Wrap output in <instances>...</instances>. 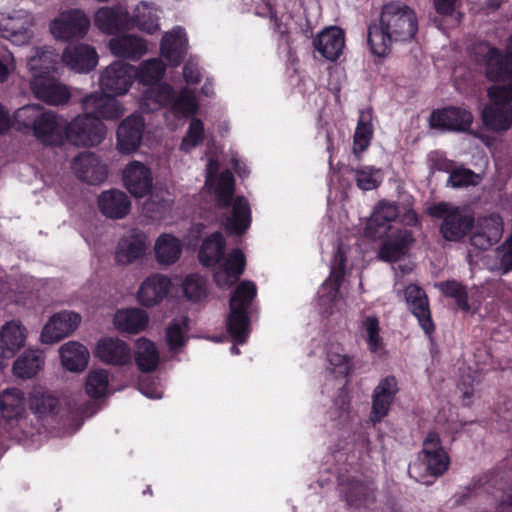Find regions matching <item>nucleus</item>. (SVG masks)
<instances>
[{
  "label": "nucleus",
  "mask_w": 512,
  "mask_h": 512,
  "mask_svg": "<svg viewBox=\"0 0 512 512\" xmlns=\"http://www.w3.org/2000/svg\"><path fill=\"white\" fill-rule=\"evenodd\" d=\"M165 67L160 59H150L141 63L136 75L139 81L149 86L142 94L140 107L144 111H156L164 105H170V110L176 116L187 117L198 110V102L194 92L188 88L182 89L174 98L171 86L156 84L164 75Z\"/></svg>",
  "instance_id": "nucleus-1"
},
{
  "label": "nucleus",
  "mask_w": 512,
  "mask_h": 512,
  "mask_svg": "<svg viewBox=\"0 0 512 512\" xmlns=\"http://www.w3.org/2000/svg\"><path fill=\"white\" fill-rule=\"evenodd\" d=\"M417 30L418 19L410 7L397 2L388 3L382 9L379 23L369 26L371 52L378 57L385 56L394 41H409Z\"/></svg>",
  "instance_id": "nucleus-2"
},
{
  "label": "nucleus",
  "mask_w": 512,
  "mask_h": 512,
  "mask_svg": "<svg viewBox=\"0 0 512 512\" xmlns=\"http://www.w3.org/2000/svg\"><path fill=\"white\" fill-rule=\"evenodd\" d=\"M225 239L220 232L207 236L199 249L198 259L203 266L216 265L213 274L215 284L221 289L230 288L239 279L246 266V257L242 250L236 248L222 259Z\"/></svg>",
  "instance_id": "nucleus-3"
},
{
  "label": "nucleus",
  "mask_w": 512,
  "mask_h": 512,
  "mask_svg": "<svg viewBox=\"0 0 512 512\" xmlns=\"http://www.w3.org/2000/svg\"><path fill=\"white\" fill-rule=\"evenodd\" d=\"M449 467V456L443 448L438 433L431 431L423 441V448L415 461L410 463L408 473L411 478L423 484H431L433 479L444 474Z\"/></svg>",
  "instance_id": "nucleus-4"
},
{
  "label": "nucleus",
  "mask_w": 512,
  "mask_h": 512,
  "mask_svg": "<svg viewBox=\"0 0 512 512\" xmlns=\"http://www.w3.org/2000/svg\"><path fill=\"white\" fill-rule=\"evenodd\" d=\"M257 294L256 285L251 281H242L230 299V314L227 328L232 340L243 344L249 335L248 310Z\"/></svg>",
  "instance_id": "nucleus-5"
},
{
  "label": "nucleus",
  "mask_w": 512,
  "mask_h": 512,
  "mask_svg": "<svg viewBox=\"0 0 512 512\" xmlns=\"http://www.w3.org/2000/svg\"><path fill=\"white\" fill-rule=\"evenodd\" d=\"M488 97L490 102L482 112L484 124L495 131L508 130L512 125V83L493 85Z\"/></svg>",
  "instance_id": "nucleus-6"
},
{
  "label": "nucleus",
  "mask_w": 512,
  "mask_h": 512,
  "mask_svg": "<svg viewBox=\"0 0 512 512\" xmlns=\"http://www.w3.org/2000/svg\"><path fill=\"white\" fill-rule=\"evenodd\" d=\"M106 132V126L101 120L84 111L66 123L65 140L75 146L93 147L104 140Z\"/></svg>",
  "instance_id": "nucleus-7"
},
{
  "label": "nucleus",
  "mask_w": 512,
  "mask_h": 512,
  "mask_svg": "<svg viewBox=\"0 0 512 512\" xmlns=\"http://www.w3.org/2000/svg\"><path fill=\"white\" fill-rule=\"evenodd\" d=\"M36 60H31V90L39 100L53 106L62 105L69 101V88L51 75L39 74Z\"/></svg>",
  "instance_id": "nucleus-8"
},
{
  "label": "nucleus",
  "mask_w": 512,
  "mask_h": 512,
  "mask_svg": "<svg viewBox=\"0 0 512 512\" xmlns=\"http://www.w3.org/2000/svg\"><path fill=\"white\" fill-rule=\"evenodd\" d=\"M474 53L478 61L486 63V73L490 80L512 79V36L508 40L505 55L487 43H479Z\"/></svg>",
  "instance_id": "nucleus-9"
},
{
  "label": "nucleus",
  "mask_w": 512,
  "mask_h": 512,
  "mask_svg": "<svg viewBox=\"0 0 512 512\" xmlns=\"http://www.w3.org/2000/svg\"><path fill=\"white\" fill-rule=\"evenodd\" d=\"M345 257L341 248L338 249L331 264V275L318 291V301L323 313L333 314L340 310L342 298L339 287L344 276Z\"/></svg>",
  "instance_id": "nucleus-10"
},
{
  "label": "nucleus",
  "mask_w": 512,
  "mask_h": 512,
  "mask_svg": "<svg viewBox=\"0 0 512 512\" xmlns=\"http://www.w3.org/2000/svg\"><path fill=\"white\" fill-rule=\"evenodd\" d=\"M90 27V20L80 9H68L50 22L49 30L56 40L69 41L73 38H83Z\"/></svg>",
  "instance_id": "nucleus-11"
},
{
  "label": "nucleus",
  "mask_w": 512,
  "mask_h": 512,
  "mask_svg": "<svg viewBox=\"0 0 512 512\" xmlns=\"http://www.w3.org/2000/svg\"><path fill=\"white\" fill-rule=\"evenodd\" d=\"M430 215L444 217L441 225V233L446 240L458 241L471 229L473 219L459 208L449 206L447 203H439L428 209Z\"/></svg>",
  "instance_id": "nucleus-12"
},
{
  "label": "nucleus",
  "mask_w": 512,
  "mask_h": 512,
  "mask_svg": "<svg viewBox=\"0 0 512 512\" xmlns=\"http://www.w3.org/2000/svg\"><path fill=\"white\" fill-rule=\"evenodd\" d=\"M135 76L136 69L134 66L115 61L102 71L99 86L103 94L122 96L131 88Z\"/></svg>",
  "instance_id": "nucleus-13"
},
{
  "label": "nucleus",
  "mask_w": 512,
  "mask_h": 512,
  "mask_svg": "<svg viewBox=\"0 0 512 512\" xmlns=\"http://www.w3.org/2000/svg\"><path fill=\"white\" fill-rule=\"evenodd\" d=\"M31 26L32 17L26 11L0 12V33L15 45L28 43L32 36Z\"/></svg>",
  "instance_id": "nucleus-14"
},
{
  "label": "nucleus",
  "mask_w": 512,
  "mask_h": 512,
  "mask_svg": "<svg viewBox=\"0 0 512 512\" xmlns=\"http://www.w3.org/2000/svg\"><path fill=\"white\" fill-rule=\"evenodd\" d=\"M148 249V238L139 229L128 230L119 240L115 250L117 264L126 266L142 259Z\"/></svg>",
  "instance_id": "nucleus-15"
},
{
  "label": "nucleus",
  "mask_w": 512,
  "mask_h": 512,
  "mask_svg": "<svg viewBox=\"0 0 512 512\" xmlns=\"http://www.w3.org/2000/svg\"><path fill=\"white\" fill-rule=\"evenodd\" d=\"M171 286V279L167 275L153 273L140 283L136 300L146 308L157 306L167 297Z\"/></svg>",
  "instance_id": "nucleus-16"
},
{
  "label": "nucleus",
  "mask_w": 512,
  "mask_h": 512,
  "mask_svg": "<svg viewBox=\"0 0 512 512\" xmlns=\"http://www.w3.org/2000/svg\"><path fill=\"white\" fill-rule=\"evenodd\" d=\"M95 357L107 365L126 366L132 362L130 345L118 337H103L95 348Z\"/></svg>",
  "instance_id": "nucleus-17"
},
{
  "label": "nucleus",
  "mask_w": 512,
  "mask_h": 512,
  "mask_svg": "<svg viewBox=\"0 0 512 512\" xmlns=\"http://www.w3.org/2000/svg\"><path fill=\"white\" fill-rule=\"evenodd\" d=\"M81 322V316L73 311H62L53 315L42 329L40 340L53 344L70 335Z\"/></svg>",
  "instance_id": "nucleus-18"
},
{
  "label": "nucleus",
  "mask_w": 512,
  "mask_h": 512,
  "mask_svg": "<svg viewBox=\"0 0 512 512\" xmlns=\"http://www.w3.org/2000/svg\"><path fill=\"white\" fill-rule=\"evenodd\" d=\"M115 97L103 93H92L82 99V108L99 120H118L124 115L125 108Z\"/></svg>",
  "instance_id": "nucleus-19"
},
{
  "label": "nucleus",
  "mask_w": 512,
  "mask_h": 512,
  "mask_svg": "<svg viewBox=\"0 0 512 512\" xmlns=\"http://www.w3.org/2000/svg\"><path fill=\"white\" fill-rule=\"evenodd\" d=\"M76 177L89 184H100L108 176L107 165L92 152H82L72 162Z\"/></svg>",
  "instance_id": "nucleus-20"
},
{
  "label": "nucleus",
  "mask_w": 512,
  "mask_h": 512,
  "mask_svg": "<svg viewBox=\"0 0 512 512\" xmlns=\"http://www.w3.org/2000/svg\"><path fill=\"white\" fill-rule=\"evenodd\" d=\"M61 62L76 73H88L97 66L98 54L88 44H70L64 49Z\"/></svg>",
  "instance_id": "nucleus-21"
},
{
  "label": "nucleus",
  "mask_w": 512,
  "mask_h": 512,
  "mask_svg": "<svg viewBox=\"0 0 512 512\" xmlns=\"http://www.w3.org/2000/svg\"><path fill=\"white\" fill-rule=\"evenodd\" d=\"M218 169V162L210 159L206 168V186L214 193L219 206L226 207L234 192V178L229 170L217 175Z\"/></svg>",
  "instance_id": "nucleus-22"
},
{
  "label": "nucleus",
  "mask_w": 512,
  "mask_h": 512,
  "mask_svg": "<svg viewBox=\"0 0 512 512\" xmlns=\"http://www.w3.org/2000/svg\"><path fill=\"white\" fill-rule=\"evenodd\" d=\"M503 233V222L498 214L478 218L471 235V245L478 249H488L497 243Z\"/></svg>",
  "instance_id": "nucleus-23"
},
{
  "label": "nucleus",
  "mask_w": 512,
  "mask_h": 512,
  "mask_svg": "<svg viewBox=\"0 0 512 512\" xmlns=\"http://www.w3.org/2000/svg\"><path fill=\"white\" fill-rule=\"evenodd\" d=\"M398 390V382L394 376H387L379 381L372 395L370 419L373 423L380 422L387 416Z\"/></svg>",
  "instance_id": "nucleus-24"
},
{
  "label": "nucleus",
  "mask_w": 512,
  "mask_h": 512,
  "mask_svg": "<svg viewBox=\"0 0 512 512\" xmlns=\"http://www.w3.org/2000/svg\"><path fill=\"white\" fill-rule=\"evenodd\" d=\"M150 169L139 161L130 162L123 170V182L126 189L135 197L146 196L152 189Z\"/></svg>",
  "instance_id": "nucleus-25"
},
{
  "label": "nucleus",
  "mask_w": 512,
  "mask_h": 512,
  "mask_svg": "<svg viewBox=\"0 0 512 512\" xmlns=\"http://www.w3.org/2000/svg\"><path fill=\"white\" fill-rule=\"evenodd\" d=\"M66 121L50 111H43L33 130L34 135L44 144L58 145L65 140Z\"/></svg>",
  "instance_id": "nucleus-26"
},
{
  "label": "nucleus",
  "mask_w": 512,
  "mask_h": 512,
  "mask_svg": "<svg viewBox=\"0 0 512 512\" xmlns=\"http://www.w3.org/2000/svg\"><path fill=\"white\" fill-rule=\"evenodd\" d=\"M144 123L137 114L124 119L117 129V149L122 154H130L137 150L142 140Z\"/></svg>",
  "instance_id": "nucleus-27"
},
{
  "label": "nucleus",
  "mask_w": 512,
  "mask_h": 512,
  "mask_svg": "<svg viewBox=\"0 0 512 512\" xmlns=\"http://www.w3.org/2000/svg\"><path fill=\"white\" fill-rule=\"evenodd\" d=\"M27 329L19 320L5 322L0 328V353L4 359L12 358L26 342Z\"/></svg>",
  "instance_id": "nucleus-28"
},
{
  "label": "nucleus",
  "mask_w": 512,
  "mask_h": 512,
  "mask_svg": "<svg viewBox=\"0 0 512 512\" xmlns=\"http://www.w3.org/2000/svg\"><path fill=\"white\" fill-rule=\"evenodd\" d=\"M398 207L393 202L380 201L374 208L365 228V235L381 238L390 229V223L398 217Z\"/></svg>",
  "instance_id": "nucleus-29"
},
{
  "label": "nucleus",
  "mask_w": 512,
  "mask_h": 512,
  "mask_svg": "<svg viewBox=\"0 0 512 512\" xmlns=\"http://www.w3.org/2000/svg\"><path fill=\"white\" fill-rule=\"evenodd\" d=\"M314 47L329 61L337 60L345 47V36L341 28L331 26L323 29L314 39Z\"/></svg>",
  "instance_id": "nucleus-30"
},
{
  "label": "nucleus",
  "mask_w": 512,
  "mask_h": 512,
  "mask_svg": "<svg viewBox=\"0 0 512 512\" xmlns=\"http://www.w3.org/2000/svg\"><path fill=\"white\" fill-rule=\"evenodd\" d=\"M148 323L147 312L137 307L119 309L113 316L115 329L123 334H138L147 328Z\"/></svg>",
  "instance_id": "nucleus-31"
},
{
  "label": "nucleus",
  "mask_w": 512,
  "mask_h": 512,
  "mask_svg": "<svg viewBox=\"0 0 512 512\" xmlns=\"http://www.w3.org/2000/svg\"><path fill=\"white\" fill-rule=\"evenodd\" d=\"M404 294L409 309L418 319L422 329L427 334L431 333L434 330V325L424 291L416 285H409L406 287Z\"/></svg>",
  "instance_id": "nucleus-32"
},
{
  "label": "nucleus",
  "mask_w": 512,
  "mask_h": 512,
  "mask_svg": "<svg viewBox=\"0 0 512 512\" xmlns=\"http://www.w3.org/2000/svg\"><path fill=\"white\" fill-rule=\"evenodd\" d=\"M96 27L105 34L125 29L130 26L128 11L121 5L115 7H102L97 10L94 16Z\"/></svg>",
  "instance_id": "nucleus-33"
},
{
  "label": "nucleus",
  "mask_w": 512,
  "mask_h": 512,
  "mask_svg": "<svg viewBox=\"0 0 512 512\" xmlns=\"http://www.w3.org/2000/svg\"><path fill=\"white\" fill-rule=\"evenodd\" d=\"M471 122L472 115L469 111L454 107L435 111L430 119L432 127L459 131L467 129Z\"/></svg>",
  "instance_id": "nucleus-34"
},
{
  "label": "nucleus",
  "mask_w": 512,
  "mask_h": 512,
  "mask_svg": "<svg viewBox=\"0 0 512 512\" xmlns=\"http://www.w3.org/2000/svg\"><path fill=\"white\" fill-rule=\"evenodd\" d=\"M161 55L171 66H177L187 51V38L181 27H176L165 33L161 42Z\"/></svg>",
  "instance_id": "nucleus-35"
},
{
  "label": "nucleus",
  "mask_w": 512,
  "mask_h": 512,
  "mask_svg": "<svg viewBox=\"0 0 512 512\" xmlns=\"http://www.w3.org/2000/svg\"><path fill=\"white\" fill-rule=\"evenodd\" d=\"M98 206L106 217L120 219L128 214L131 202L125 192L111 189L100 194Z\"/></svg>",
  "instance_id": "nucleus-36"
},
{
  "label": "nucleus",
  "mask_w": 512,
  "mask_h": 512,
  "mask_svg": "<svg viewBox=\"0 0 512 512\" xmlns=\"http://www.w3.org/2000/svg\"><path fill=\"white\" fill-rule=\"evenodd\" d=\"M182 251V241L173 234L162 233L155 240V260L161 266H171L175 264L180 259Z\"/></svg>",
  "instance_id": "nucleus-37"
},
{
  "label": "nucleus",
  "mask_w": 512,
  "mask_h": 512,
  "mask_svg": "<svg viewBox=\"0 0 512 512\" xmlns=\"http://www.w3.org/2000/svg\"><path fill=\"white\" fill-rule=\"evenodd\" d=\"M412 241V235L408 230L398 231L383 242L378 252L379 259L385 262L400 260L408 252Z\"/></svg>",
  "instance_id": "nucleus-38"
},
{
  "label": "nucleus",
  "mask_w": 512,
  "mask_h": 512,
  "mask_svg": "<svg viewBox=\"0 0 512 512\" xmlns=\"http://www.w3.org/2000/svg\"><path fill=\"white\" fill-rule=\"evenodd\" d=\"M62 366L70 372L83 371L89 361L88 349L79 342L69 341L59 348Z\"/></svg>",
  "instance_id": "nucleus-39"
},
{
  "label": "nucleus",
  "mask_w": 512,
  "mask_h": 512,
  "mask_svg": "<svg viewBox=\"0 0 512 512\" xmlns=\"http://www.w3.org/2000/svg\"><path fill=\"white\" fill-rule=\"evenodd\" d=\"M109 48L113 55L131 60L142 57L147 45L143 39L135 35H123L110 39Z\"/></svg>",
  "instance_id": "nucleus-40"
},
{
  "label": "nucleus",
  "mask_w": 512,
  "mask_h": 512,
  "mask_svg": "<svg viewBox=\"0 0 512 512\" xmlns=\"http://www.w3.org/2000/svg\"><path fill=\"white\" fill-rule=\"evenodd\" d=\"M45 363L43 353L37 349H26L14 362V375L21 379H30L42 370Z\"/></svg>",
  "instance_id": "nucleus-41"
},
{
  "label": "nucleus",
  "mask_w": 512,
  "mask_h": 512,
  "mask_svg": "<svg viewBox=\"0 0 512 512\" xmlns=\"http://www.w3.org/2000/svg\"><path fill=\"white\" fill-rule=\"evenodd\" d=\"M134 357L138 369L142 372L155 370L160 361L156 344L146 337H140L134 342Z\"/></svg>",
  "instance_id": "nucleus-42"
},
{
  "label": "nucleus",
  "mask_w": 512,
  "mask_h": 512,
  "mask_svg": "<svg viewBox=\"0 0 512 512\" xmlns=\"http://www.w3.org/2000/svg\"><path fill=\"white\" fill-rule=\"evenodd\" d=\"M25 410L26 399L20 389L7 388L0 393V412L4 419H19L23 416Z\"/></svg>",
  "instance_id": "nucleus-43"
},
{
  "label": "nucleus",
  "mask_w": 512,
  "mask_h": 512,
  "mask_svg": "<svg viewBox=\"0 0 512 512\" xmlns=\"http://www.w3.org/2000/svg\"><path fill=\"white\" fill-rule=\"evenodd\" d=\"M341 492L350 506L361 508L367 506L373 500L374 485L358 480H350L346 484H341Z\"/></svg>",
  "instance_id": "nucleus-44"
},
{
  "label": "nucleus",
  "mask_w": 512,
  "mask_h": 512,
  "mask_svg": "<svg viewBox=\"0 0 512 512\" xmlns=\"http://www.w3.org/2000/svg\"><path fill=\"white\" fill-rule=\"evenodd\" d=\"M439 290L446 296L455 300L458 307L464 311L476 312L480 307L481 297H474V292H471V302L468 301L467 292L464 287L456 281H445L436 285ZM478 290H475V294Z\"/></svg>",
  "instance_id": "nucleus-45"
},
{
  "label": "nucleus",
  "mask_w": 512,
  "mask_h": 512,
  "mask_svg": "<svg viewBox=\"0 0 512 512\" xmlns=\"http://www.w3.org/2000/svg\"><path fill=\"white\" fill-rule=\"evenodd\" d=\"M251 223V211L248 202L243 197H237L232 203V216L225 222L226 229L240 235L244 233Z\"/></svg>",
  "instance_id": "nucleus-46"
},
{
  "label": "nucleus",
  "mask_w": 512,
  "mask_h": 512,
  "mask_svg": "<svg viewBox=\"0 0 512 512\" xmlns=\"http://www.w3.org/2000/svg\"><path fill=\"white\" fill-rule=\"evenodd\" d=\"M159 15L157 9L147 2L138 4L130 17V24H134L140 30L152 34L159 30Z\"/></svg>",
  "instance_id": "nucleus-47"
},
{
  "label": "nucleus",
  "mask_w": 512,
  "mask_h": 512,
  "mask_svg": "<svg viewBox=\"0 0 512 512\" xmlns=\"http://www.w3.org/2000/svg\"><path fill=\"white\" fill-rule=\"evenodd\" d=\"M36 60L39 68V74L50 75L56 72L61 60L54 49L50 47H35L31 51V55L27 57V67L31 73V60Z\"/></svg>",
  "instance_id": "nucleus-48"
},
{
  "label": "nucleus",
  "mask_w": 512,
  "mask_h": 512,
  "mask_svg": "<svg viewBox=\"0 0 512 512\" xmlns=\"http://www.w3.org/2000/svg\"><path fill=\"white\" fill-rule=\"evenodd\" d=\"M109 383V372L106 369H94L87 375L85 391L91 398H102L109 394Z\"/></svg>",
  "instance_id": "nucleus-49"
},
{
  "label": "nucleus",
  "mask_w": 512,
  "mask_h": 512,
  "mask_svg": "<svg viewBox=\"0 0 512 512\" xmlns=\"http://www.w3.org/2000/svg\"><path fill=\"white\" fill-rule=\"evenodd\" d=\"M372 116L369 111H362L354 134V153H362L370 145L373 136Z\"/></svg>",
  "instance_id": "nucleus-50"
},
{
  "label": "nucleus",
  "mask_w": 512,
  "mask_h": 512,
  "mask_svg": "<svg viewBox=\"0 0 512 512\" xmlns=\"http://www.w3.org/2000/svg\"><path fill=\"white\" fill-rule=\"evenodd\" d=\"M354 180L359 189L369 191L376 189L383 181V171L374 166H361L353 170Z\"/></svg>",
  "instance_id": "nucleus-51"
},
{
  "label": "nucleus",
  "mask_w": 512,
  "mask_h": 512,
  "mask_svg": "<svg viewBox=\"0 0 512 512\" xmlns=\"http://www.w3.org/2000/svg\"><path fill=\"white\" fill-rule=\"evenodd\" d=\"M182 291L189 301H201L207 295V280L197 273L189 274L182 282Z\"/></svg>",
  "instance_id": "nucleus-52"
},
{
  "label": "nucleus",
  "mask_w": 512,
  "mask_h": 512,
  "mask_svg": "<svg viewBox=\"0 0 512 512\" xmlns=\"http://www.w3.org/2000/svg\"><path fill=\"white\" fill-rule=\"evenodd\" d=\"M44 109L37 104L25 105L20 107L15 113L13 124L18 130L32 129L34 130L39 117H41Z\"/></svg>",
  "instance_id": "nucleus-53"
},
{
  "label": "nucleus",
  "mask_w": 512,
  "mask_h": 512,
  "mask_svg": "<svg viewBox=\"0 0 512 512\" xmlns=\"http://www.w3.org/2000/svg\"><path fill=\"white\" fill-rule=\"evenodd\" d=\"M362 328L370 352L381 354L384 349L382 338L379 335V321L374 316L366 317L362 322Z\"/></svg>",
  "instance_id": "nucleus-54"
},
{
  "label": "nucleus",
  "mask_w": 512,
  "mask_h": 512,
  "mask_svg": "<svg viewBox=\"0 0 512 512\" xmlns=\"http://www.w3.org/2000/svg\"><path fill=\"white\" fill-rule=\"evenodd\" d=\"M327 361L334 371L340 375H347L351 370V360L340 344L332 343L327 348Z\"/></svg>",
  "instance_id": "nucleus-55"
},
{
  "label": "nucleus",
  "mask_w": 512,
  "mask_h": 512,
  "mask_svg": "<svg viewBox=\"0 0 512 512\" xmlns=\"http://www.w3.org/2000/svg\"><path fill=\"white\" fill-rule=\"evenodd\" d=\"M188 324L185 318L177 319L169 324L166 341L171 351H176L185 343Z\"/></svg>",
  "instance_id": "nucleus-56"
},
{
  "label": "nucleus",
  "mask_w": 512,
  "mask_h": 512,
  "mask_svg": "<svg viewBox=\"0 0 512 512\" xmlns=\"http://www.w3.org/2000/svg\"><path fill=\"white\" fill-rule=\"evenodd\" d=\"M204 124L198 118H192L186 135L184 136L180 149L185 152H189L197 147L204 139Z\"/></svg>",
  "instance_id": "nucleus-57"
},
{
  "label": "nucleus",
  "mask_w": 512,
  "mask_h": 512,
  "mask_svg": "<svg viewBox=\"0 0 512 512\" xmlns=\"http://www.w3.org/2000/svg\"><path fill=\"white\" fill-rule=\"evenodd\" d=\"M57 405L58 399L46 392L35 391L30 398L31 409L39 415H46L53 412Z\"/></svg>",
  "instance_id": "nucleus-58"
},
{
  "label": "nucleus",
  "mask_w": 512,
  "mask_h": 512,
  "mask_svg": "<svg viewBox=\"0 0 512 512\" xmlns=\"http://www.w3.org/2000/svg\"><path fill=\"white\" fill-rule=\"evenodd\" d=\"M481 181L479 174L474 173L470 169L457 168L453 170L449 176L448 183L455 188L477 185Z\"/></svg>",
  "instance_id": "nucleus-59"
},
{
  "label": "nucleus",
  "mask_w": 512,
  "mask_h": 512,
  "mask_svg": "<svg viewBox=\"0 0 512 512\" xmlns=\"http://www.w3.org/2000/svg\"><path fill=\"white\" fill-rule=\"evenodd\" d=\"M183 76L188 84L198 83L200 80V73L197 63H195L192 60H189L184 66Z\"/></svg>",
  "instance_id": "nucleus-60"
},
{
  "label": "nucleus",
  "mask_w": 512,
  "mask_h": 512,
  "mask_svg": "<svg viewBox=\"0 0 512 512\" xmlns=\"http://www.w3.org/2000/svg\"><path fill=\"white\" fill-rule=\"evenodd\" d=\"M156 195H152L151 199L147 203V210L148 211H156L160 214L168 211L171 208L172 200L168 197H162L160 202L157 203L156 201Z\"/></svg>",
  "instance_id": "nucleus-61"
},
{
  "label": "nucleus",
  "mask_w": 512,
  "mask_h": 512,
  "mask_svg": "<svg viewBox=\"0 0 512 512\" xmlns=\"http://www.w3.org/2000/svg\"><path fill=\"white\" fill-rule=\"evenodd\" d=\"M456 0H434V6L437 13L441 15H451L455 8Z\"/></svg>",
  "instance_id": "nucleus-62"
},
{
  "label": "nucleus",
  "mask_w": 512,
  "mask_h": 512,
  "mask_svg": "<svg viewBox=\"0 0 512 512\" xmlns=\"http://www.w3.org/2000/svg\"><path fill=\"white\" fill-rule=\"evenodd\" d=\"M508 508H512V483L511 486L502 492V495L499 498V512H506V509Z\"/></svg>",
  "instance_id": "nucleus-63"
},
{
  "label": "nucleus",
  "mask_w": 512,
  "mask_h": 512,
  "mask_svg": "<svg viewBox=\"0 0 512 512\" xmlns=\"http://www.w3.org/2000/svg\"><path fill=\"white\" fill-rule=\"evenodd\" d=\"M14 67V61L11 55L8 57L3 56V61L0 60V82H4L7 79Z\"/></svg>",
  "instance_id": "nucleus-64"
}]
</instances>
